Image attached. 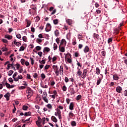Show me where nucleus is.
I'll use <instances>...</instances> for the list:
<instances>
[{
    "instance_id": "nucleus-9",
    "label": "nucleus",
    "mask_w": 127,
    "mask_h": 127,
    "mask_svg": "<svg viewBox=\"0 0 127 127\" xmlns=\"http://www.w3.org/2000/svg\"><path fill=\"white\" fill-rule=\"evenodd\" d=\"M69 109L70 110V111H73V110H74V102H71L70 103Z\"/></svg>"
},
{
    "instance_id": "nucleus-54",
    "label": "nucleus",
    "mask_w": 127,
    "mask_h": 127,
    "mask_svg": "<svg viewBox=\"0 0 127 127\" xmlns=\"http://www.w3.org/2000/svg\"><path fill=\"white\" fill-rule=\"evenodd\" d=\"M36 42H37V43H41V42H42V40L37 38L36 40Z\"/></svg>"
},
{
    "instance_id": "nucleus-33",
    "label": "nucleus",
    "mask_w": 127,
    "mask_h": 127,
    "mask_svg": "<svg viewBox=\"0 0 127 127\" xmlns=\"http://www.w3.org/2000/svg\"><path fill=\"white\" fill-rule=\"evenodd\" d=\"M13 74V70H9L8 71V75L11 76Z\"/></svg>"
},
{
    "instance_id": "nucleus-15",
    "label": "nucleus",
    "mask_w": 127,
    "mask_h": 127,
    "mask_svg": "<svg viewBox=\"0 0 127 127\" xmlns=\"http://www.w3.org/2000/svg\"><path fill=\"white\" fill-rule=\"evenodd\" d=\"M4 97L6 98L7 101H9V97H10V94L8 92L4 96Z\"/></svg>"
},
{
    "instance_id": "nucleus-32",
    "label": "nucleus",
    "mask_w": 127,
    "mask_h": 127,
    "mask_svg": "<svg viewBox=\"0 0 127 127\" xmlns=\"http://www.w3.org/2000/svg\"><path fill=\"white\" fill-rule=\"evenodd\" d=\"M101 82H102V79L99 78V79L97 80V81L96 83L97 86L100 85V84H101Z\"/></svg>"
},
{
    "instance_id": "nucleus-11",
    "label": "nucleus",
    "mask_w": 127,
    "mask_h": 127,
    "mask_svg": "<svg viewBox=\"0 0 127 127\" xmlns=\"http://www.w3.org/2000/svg\"><path fill=\"white\" fill-rule=\"evenodd\" d=\"M59 48L61 52H65V48H64V47H62V46L59 45Z\"/></svg>"
},
{
    "instance_id": "nucleus-46",
    "label": "nucleus",
    "mask_w": 127,
    "mask_h": 127,
    "mask_svg": "<svg viewBox=\"0 0 127 127\" xmlns=\"http://www.w3.org/2000/svg\"><path fill=\"white\" fill-rule=\"evenodd\" d=\"M66 90H67V87H66L65 85H64L63 86V91H64V92H66Z\"/></svg>"
},
{
    "instance_id": "nucleus-38",
    "label": "nucleus",
    "mask_w": 127,
    "mask_h": 127,
    "mask_svg": "<svg viewBox=\"0 0 127 127\" xmlns=\"http://www.w3.org/2000/svg\"><path fill=\"white\" fill-rule=\"evenodd\" d=\"M53 22H54V24L55 25L58 24V22H59L58 19H56L54 20Z\"/></svg>"
},
{
    "instance_id": "nucleus-62",
    "label": "nucleus",
    "mask_w": 127,
    "mask_h": 127,
    "mask_svg": "<svg viewBox=\"0 0 127 127\" xmlns=\"http://www.w3.org/2000/svg\"><path fill=\"white\" fill-rule=\"evenodd\" d=\"M53 93L55 95H56V97H58V95H57V91L54 90Z\"/></svg>"
},
{
    "instance_id": "nucleus-47",
    "label": "nucleus",
    "mask_w": 127,
    "mask_h": 127,
    "mask_svg": "<svg viewBox=\"0 0 127 127\" xmlns=\"http://www.w3.org/2000/svg\"><path fill=\"white\" fill-rule=\"evenodd\" d=\"M15 66L16 67L17 70H18L19 69V67H20V64H15Z\"/></svg>"
},
{
    "instance_id": "nucleus-4",
    "label": "nucleus",
    "mask_w": 127,
    "mask_h": 127,
    "mask_svg": "<svg viewBox=\"0 0 127 127\" xmlns=\"http://www.w3.org/2000/svg\"><path fill=\"white\" fill-rule=\"evenodd\" d=\"M45 30L47 32H49L51 30V25L49 23L47 24V26L45 29Z\"/></svg>"
},
{
    "instance_id": "nucleus-31",
    "label": "nucleus",
    "mask_w": 127,
    "mask_h": 127,
    "mask_svg": "<svg viewBox=\"0 0 127 127\" xmlns=\"http://www.w3.org/2000/svg\"><path fill=\"white\" fill-rule=\"evenodd\" d=\"M25 50V47H24L23 46H22L20 47L19 51H24V50Z\"/></svg>"
},
{
    "instance_id": "nucleus-6",
    "label": "nucleus",
    "mask_w": 127,
    "mask_h": 127,
    "mask_svg": "<svg viewBox=\"0 0 127 127\" xmlns=\"http://www.w3.org/2000/svg\"><path fill=\"white\" fill-rule=\"evenodd\" d=\"M36 9H37V8H36V7H32L31 9H29V14H34V12H32V10L36 11Z\"/></svg>"
},
{
    "instance_id": "nucleus-44",
    "label": "nucleus",
    "mask_w": 127,
    "mask_h": 127,
    "mask_svg": "<svg viewBox=\"0 0 127 127\" xmlns=\"http://www.w3.org/2000/svg\"><path fill=\"white\" fill-rule=\"evenodd\" d=\"M36 50L37 51H40L41 50V47L38 46L36 47Z\"/></svg>"
},
{
    "instance_id": "nucleus-1",
    "label": "nucleus",
    "mask_w": 127,
    "mask_h": 127,
    "mask_svg": "<svg viewBox=\"0 0 127 127\" xmlns=\"http://www.w3.org/2000/svg\"><path fill=\"white\" fill-rule=\"evenodd\" d=\"M26 93L27 95V99H29L30 98H31L33 95V90H32L31 88L28 87Z\"/></svg>"
},
{
    "instance_id": "nucleus-63",
    "label": "nucleus",
    "mask_w": 127,
    "mask_h": 127,
    "mask_svg": "<svg viewBox=\"0 0 127 127\" xmlns=\"http://www.w3.org/2000/svg\"><path fill=\"white\" fill-rule=\"evenodd\" d=\"M5 86H6V88H9L10 87V84H9L8 83L6 82Z\"/></svg>"
},
{
    "instance_id": "nucleus-55",
    "label": "nucleus",
    "mask_w": 127,
    "mask_h": 127,
    "mask_svg": "<svg viewBox=\"0 0 127 127\" xmlns=\"http://www.w3.org/2000/svg\"><path fill=\"white\" fill-rule=\"evenodd\" d=\"M15 45L16 46H18V47H19V46H20V45H21V43H19V42H17V43H16L15 44Z\"/></svg>"
},
{
    "instance_id": "nucleus-5",
    "label": "nucleus",
    "mask_w": 127,
    "mask_h": 127,
    "mask_svg": "<svg viewBox=\"0 0 127 127\" xmlns=\"http://www.w3.org/2000/svg\"><path fill=\"white\" fill-rule=\"evenodd\" d=\"M10 67H11L12 69H13L14 71H15L16 69H15V67L13 66V64H7V67L6 68L7 70H9L10 69Z\"/></svg>"
},
{
    "instance_id": "nucleus-36",
    "label": "nucleus",
    "mask_w": 127,
    "mask_h": 127,
    "mask_svg": "<svg viewBox=\"0 0 127 127\" xmlns=\"http://www.w3.org/2000/svg\"><path fill=\"white\" fill-rule=\"evenodd\" d=\"M22 109L23 111H27V109H28V106L26 105L23 106Z\"/></svg>"
},
{
    "instance_id": "nucleus-61",
    "label": "nucleus",
    "mask_w": 127,
    "mask_h": 127,
    "mask_svg": "<svg viewBox=\"0 0 127 127\" xmlns=\"http://www.w3.org/2000/svg\"><path fill=\"white\" fill-rule=\"evenodd\" d=\"M51 85L52 86H54V85H55V81H54V80H51Z\"/></svg>"
},
{
    "instance_id": "nucleus-64",
    "label": "nucleus",
    "mask_w": 127,
    "mask_h": 127,
    "mask_svg": "<svg viewBox=\"0 0 127 127\" xmlns=\"http://www.w3.org/2000/svg\"><path fill=\"white\" fill-rule=\"evenodd\" d=\"M66 59H67V61L68 63H72V59H71V58Z\"/></svg>"
},
{
    "instance_id": "nucleus-10",
    "label": "nucleus",
    "mask_w": 127,
    "mask_h": 127,
    "mask_svg": "<svg viewBox=\"0 0 127 127\" xmlns=\"http://www.w3.org/2000/svg\"><path fill=\"white\" fill-rule=\"evenodd\" d=\"M41 120H38L36 122V124L38 127H42V125H41Z\"/></svg>"
},
{
    "instance_id": "nucleus-28",
    "label": "nucleus",
    "mask_w": 127,
    "mask_h": 127,
    "mask_svg": "<svg viewBox=\"0 0 127 127\" xmlns=\"http://www.w3.org/2000/svg\"><path fill=\"white\" fill-rule=\"evenodd\" d=\"M100 68H99V67H96V74H97V75H100Z\"/></svg>"
},
{
    "instance_id": "nucleus-23",
    "label": "nucleus",
    "mask_w": 127,
    "mask_h": 127,
    "mask_svg": "<svg viewBox=\"0 0 127 127\" xmlns=\"http://www.w3.org/2000/svg\"><path fill=\"white\" fill-rule=\"evenodd\" d=\"M70 95H74L76 93L73 88H70Z\"/></svg>"
},
{
    "instance_id": "nucleus-60",
    "label": "nucleus",
    "mask_w": 127,
    "mask_h": 127,
    "mask_svg": "<svg viewBox=\"0 0 127 127\" xmlns=\"http://www.w3.org/2000/svg\"><path fill=\"white\" fill-rule=\"evenodd\" d=\"M25 88H26V87L22 86L19 87V90H24V89H25Z\"/></svg>"
},
{
    "instance_id": "nucleus-25",
    "label": "nucleus",
    "mask_w": 127,
    "mask_h": 127,
    "mask_svg": "<svg viewBox=\"0 0 127 127\" xmlns=\"http://www.w3.org/2000/svg\"><path fill=\"white\" fill-rule=\"evenodd\" d=\"M66 23L69 24V25H71L72 24L73 21L70 19H67L66 20Z\"/></svg>"
},
{
    "instance_id": "nucleus-35",
    "label": "nucleus",
    "mask_w": 127,
    "mask_h": 127,
    "mask_svg": "<svg viewBox=\"0 0 127 127\" xmlns=\"http://www.w3.org/2000/svg\"><path fill=\"white\" fill-rule=\"evenodd\" d=\"M46 107L48 108V109H49V110H52V105H51V104H49L46 105Z\"/></svg>"
},
{
    "instance_id": "nucleus-40",
    "label": "nucleus",
    "mask_w": 127,
    "mask_h": 127,
    "mask_svg": "<svg viewBox=\"0 0 127 127\" xmlns=\"http://www.w3.org/2000/svg\"><path fill=\"white\" fill-rule=\"evenodd\" d=\"M82 98V95H78L77 97H76V101H79L80 99Z\"/></svg>"
},
{
    "instance_id": "nucleus-52",
    "label": "nucleus",
    "mask_w": 127,
    "mask_h": 127,
    "mask_svg": "<svg viewBox=\"0 0 127 127\" xmlns=\"http://www.w3.org/2000/svg\"><path fill=\"white\" fill-rule=\"evenodd\" d=\"M22 39L24 41V42H26V41H27V38L26 37V36H23L22 37Z\"/></svg>"
},
{
    "instance_id": "nucleus-41",
    "label": "nucleus",
    "mask_w": 127,
    "mask_h": 127,
    "mask_svg": "<svg viewBox=\"0 0 127 127\" xmlns=\"http://www.w3.org/2000/svg\"><path fill=\"white\" fill-rule=\"evenodd\" d=\"M71 125L72 127H76V122L72 121Z\"/></svg>"
},
{
    "instance_id": "nucleus-18",
    "label": "nucleus",
    "mask_w": 127,
    "mask_h": 127,
    "mask_svg": "<svg viewBox=\"0 0 127 127\" xmlns=\"http://www.w3.org/2000/svg\"><path fill=\"white\" fill-rule=\"evenodd\" d=\"M122 88L121 86H117L116 88V91L117 93H121L122 92Z\"/></svg>"
},
{
    "instance_id": "nucleus-7",
    "label": "nucleus",
    "mask_w": 127,
    "mask_h": 127,
    "mask_svg": "<svg viewBox=\"0 0 127 127\" xmlns=\"http://www.w3.org/2000/svg\"><path fill=\"white\" fill-rule=\"evenodd\" d=\"M53 9H54V7L52 6L50 7V9H49L50 11H52L53 10L51 13L52 15L53 14H55V13H56V9H55L54 10Z\"/></svg>"
},
{
    "instance_id": "nucleus-58",
    "label": "nucleus",
    "mask_w": 127,
    "mask_h": 127,
    "mask_svg": "<svg viewBox=\"0 0 127 127\" xmlns=\"http://www.w3.org/2000/svg\"><path fill=\"white\" fill-rule=\"evenodd\" d=\"M64 81H65V83H68V82H69V79L68 78V77L65 76L64 77Z\"/></svg>"
},
{
    "instance_id": "nucleus-14",
    "label": "nucleus",
    "mask_w": 127,
    "mask_h": 127,
    "mask_svg": "<svg viewBox=\"0 0 127 127\" xmlns=\"http://www.w3.org/2000/svg\"><path fill=\"white\" fill-rule=\"evenodd\" d=\"M77 75L79 76V77L82 75V71H81V69H80L78 67H77Z\"/></svg>"
},
{
    "instance_id": "nucleus-34",
    "label": "nucleus",
    "mask_w": 127,
    "mask_h": 127,
    "mask_svg": "<svg viewBox=\"0 0 127 127\" xmlns=\"http://www.w3.org/2000/svg\"><path fill=\"white\" fill-rule=\"evenodd\" d=\"M24 116H26V117H27V116H31V112H25L24 114Z\"/></svg>"
},
{
    "instance_id": "nucleus-21",
    "label": "nucleus",
    "mask_w": 127,
    "mask_h": 127,
    "mask_svg": "<svg viewBox=\"0 0 127 127\" xmlns=\"http://www.w3.org/2000/svg\"><path fill=\"white\" fill-rule=\"evenodd\" d=\"M53 69L54 70V71H56L59 70V67L57 65H53Z\"/></svg>"
},
{
    "instance_id": "nucleus-12",
    "label": "nucleus",
    "mask_w": 127,
    "mask_h": 127,
    "mask_svg": "<svg viewBox=\"0 0 127 127\" xmlns=\"http://www.w3.org/2000/svg\"><path fill=\"white\" fill-rule=\"evenodd\" d=\"M64 55H65V58L66 59H70L71 57V54L67 53L66 54H64Z\"/></svg>"
},
{
    "instance_id": "nucleus-16",
    "label": "nucleus",
    "mask_w": 127,
    "mask_h": 127,
    "mask_svg": "<svg viewBox=\"0 0 127 127\" xmlns=\"http://www.w3.org/2000/svg\"><path fill=\"white\" fill-rule=\"evenodd\" d=\"M66 40H65V39H63L61 42L60 45L62 46V45H66Z\"/></svg>"
},
{
    "instance_id": "nucleus-57",
    "label": "nucleus",
    "mask_w": 127,
    "mask_h": 127,
    "mask_svg": "<svg viewBox=\"0 0 127 127\" xmlns=\"http://www.w3.org/2000/svg\"><path fill=\"white\" fill-rule=\"evenodd\" d=\"M25 62V60L22 59L21 60V63L22 65H24V63Z\"/></svg>"
},
{
    "instance_id": "nucleus-51",
    "label": "nucleus",
    "mask_w": 127,
    "mask_h": 127,
    "mask_svg": "<svg viewBox=\"0 0 127 127\" xmlns=\"http://www.w3.org/2000/svg\"><path fill=\"white\" fill-rule=\"evenodd\" d=\"M30 59L31 61V64L34 65V60L32 58H30Z\"/></svg>"
},
{
    "instance_id": "nucleus-3",
    "label": "nucleus",
    "mask_w": 127,
    "mask_h": 127,
    "mask_svg": "<svg viewBox=\"0 0 127 127\" xmlns=\"http://www.w3.org/2000/svg\"><path fill=\"white\" fill-rule=\"evenodd\" d=\"M88 72V71L87 70V69H85L83 70V73H81V78H82V79H85V78H86V77H87V72Z\"/></svg>"
},
{
    "instance_id": "nucleus-45",
    "label": "nucleus",
    "mask_w": 127,
    "mask_h": 127,
    "mask_svg": "<svg viewBox=\"0 0 127 127\" xmlns=\"http://www.w3.org/2000/svg\"><path fill=\"white\" fill-rule=\"evenodd\" d=\"M78 85L79 87H81V86H82V87H84L85 86V82L84 81L82 83L79 82L78 83Z\"/></svg>"
},
{
    "instance_id": "nucleus-49",
    "label": "nucleus",
    "mask_w": 127,
    "mask_h": 127,
    "mask_svg": "<svg viewBox=\"0 0 127 127\" xmlns=\"http://www.w3.org/2000/svg\"><path fill=\"white\" fill-rule=\"evenodd\" d=\"M1 50H2V51H3V52H7V48H2Z\"/></svg>"
},
{
    "instance_id": "nucleus-20",
    "label": "nucleus",
    "mask_w": 127,
    "mask_h": 127,
    "mask_svg": "<svg viewBox=\"0 0 127 127\" xmlns=\"http://www.w3.org/2000/svg\"><path fill=\"white\" fill-rule=\"evenodd\" d=\"M54 33L56 37H58V36H59V34H60V33L59 32V30H56L54 32Z\"/></svg>"
},
{
    "instance_id": "nucleus-22",
    "label": "nucleus",
    "mask_w": 127,
    "mask_h": 127,
    "mask_svg": "<svg viewBox=\"0 0 127 127\" xmlns=\"http://www.w3.org/2000/svg\"><path fill=\"white\" fill-rule=\"evenodd\" d=\"M51 120L54 123H57V122H58V121L57 120V119L55 116H52Z\"/></svg>"
},
{
    "instance_id": "nucleus-26",
    "label": "nucleus",
    "mask_w": 127,
    "mask_h": 127,
    "mask_svg": "<svg viewBox=\"0 0 127 127\" xmlns=\"http://www.w3.org/2000/svg\"><path fill=\"white\" fill-rule=\"evenodd\" d=\"M93 37L94 38H96L98 40L100 39V37H99V35H98V34L94 33Z\"/></svg>"
},
{
    "instance_id": "nucleus-30",
    "label": "nucleus",
    "mask_w": 127,
    "mask_h": 127,
    "mask_svg": "<svg viewBox=\"0 0 127 127\" xmlns=\"http://www.w3.org/2000/svg\"><path fill=\"white\" fill-rule=\"evenodd\" d=\"M53 48H54V50H55V51L56 50H57V48H58V46H57V44H56V43L54 44Z\"/></svg>"
},
{
    "instance_id": "nucleus-13",
    "label": "nucleus",
    "mask_w": 127,
    "mask_h": 127,
    "mask_svg": "<svg viewBox=\"0 0 127 127\" xmlns=\"http://www.w3.org/2000/svg\"><path fill=\"white\" fill-rule=\"evenodd\" d=\"M59 70H60V75L62 76V75H63V73H64V69H63V66H61Z\"/></svg>"
},
{
    "instance_id": "nucleus-37",
    "label": "nucleus",
    "mask_w": 127,
    "mask_h": 127,
    "mask_svg": "<svg viewBox=\"0 0 127 127\" xmlns=\"http://www.w3.org/2000/svg\"><path fill=\"white\" fill-rule=\"evenodd\" d=\"M43 100L44 101V102H45V103L48 104V99H47V97H43Z\"/></svg>"
},
{
    "instance_id": "nucleus-8",
    "label": "nucleus",
    "mask_w": 127,
    "mask_h": 127,
    "mask_svg": "<svg viewBox=\"0 0 127 127\" xmlns=\"http://www.w3.org/2000/svg\"><path fill=\"white\" fill-rule=\"evenodd\" d=\"M89 50H90V49L89 48V47H88V46H86L84 49H83V51L84 53H85L86 54H87V53L89 52Z\"/></svg>"
},
{
    "instance_id": "nucleus-27",
    "label": "nucleus",
    "mask_w": 127,
    "mask_h": 127,
    "mask_svg": "<svg viewBox=\"0 0 127 127\" xmlns=\"http://www.w3.org/2000/svg\"><path fill=\"white\" fill-rule=\"evenodd\" d=\"M26 21L27 22L26 27H29V26H30V24H31V22L28 20H26Z\"/></svg>"
},
{
    "instance_id": "nucleus-24",
    "label": "nucleus",
    "mask_w": 127,
    "mask_h": 127,
    "mask_svg": "<svg viewBox=\"0 0 127 127\" xmlns=\"http://www.w3.org/2000/svg\"><path fill=\"white\" fill-rule=\"evenodd\" d=\"M68 117L69 119H72L74 117V113H72V111L69 113L68 114Z\"/></svg>"
},
{
    "instance_id": "nucleus-56",
    "label": "nucleus",
    "mask_w": 127,
    "mask_h": 127,
    "mask_svg": "<svg viewBox=\"0 0 127 127\" xmlns=\"http://www.w3.org/2000/svg\"><path fill=\"white\" fill-rule=\"evenodd\" d=\"M56 60H57V57H56V56H54L52 59L53 62H55Z\"/></svg>"
},
{
    "instance_id": "nucleus-43",
    "label": "nucleus",
    "mask_w": 127,
    "mask_h": 127,
    "mask_svg": "<svg viewBox=\"0 0 127 127\" xmlns=\"http://www.w3.org/2000/svg\"><path fill=\"white\" fill-rule=\"evenodd\" d=\"M39 63L40 64H45L46 61L45 60H43L42 61L41 60H39Z\"/></svg>"
},
{
    "instance_id": "nucleus-48",
    "label": "nucleus",
    "mask_w": 127,
    "mask_h": 127,
    "mask_svg": "<svg viewBox=\"0 0 127 127\" xmlns=\"http://www.w3.org/2000/svg\"><path fill=\"white\" fill-rule=\"evenodd\" d=\"M16 37L18 39H20V38H21V35H20V34H17L16 35Z\"/></svg>"
},
{
    "instance_id": "nucleus-19",
    "label": "nucleus",
    "mask_w": 127,
    "mask_h": 127,
    "mask_svg": "<svg viewBox=\"0 0 127 127\" xmlns=\"http://www.w3.org/2000/svg\"><path fill=\"white\" fill-rule=\"evenodd\" d=\"M50 51V48L48 47H45L43 50L44 53H45V52H49Z\"/></svg>"
},
{
    "instance_id": "nucleus-29",
    "label": "nucleus",
    "mask_w": 127,
    "mask_h": 127,
    "mask_svg": "<svg viewBox=\"0 0 127 127\" xmlns=\"http://www.w3.org/2000/svg\"><path fill=\"white\" fill-rule=\"evenodd\" d=\"M113 79L116 81L119 80V76L117 74H114L113 75Z\"/></svg>"
},
{
    "instance_id": "nucleus-2",
    "label": "nucleus",
    "mask_w": 127,
    "mask_h": 127,
    "mask_svg": "<svg viewBox=\"0 0 127 127\" xmlns=\"http://www.w3.org/2000/svg\"><path fill=\"white\" fill-rule=\"evenodd\" d=\"M57 112L55 113V115L57 117V116L59 117V120L62 119V116H61V111H60V109L57 108Z\"/></svg>"
},
{
    "instance_id": "nucleus-59",
    "label": "nucleus",
    "mask_w": 127,
    "mask_h": 127,
    "mask_svg": "<svg viewBox=\"0 0 127 127\" xmlns=\"http://www.w3.org/2000/svg\"><path fill=\"white\" fill-rule=\"evenodd\" d=\"M42 54H43V53H42V52H39L38 53V55H39V56H40V57H42Z\"/></svg>"
},
{
    "instance_id": "nucleus-50",
    "label": "nucleus",
    "mask_w": 127,
    "mask_h": 127,
    "mask_svg": "<svg viewBox=\"0 0 127 127\" xmlns=\"http://www.w3.org/2000/svg\"><path fill=\"white\" fill-rule=\"evenodd\" d=\"M41 121V123H42L43 125H45V118L44 117L43 118H42Z\"/></svg>"
},
{
    "instance_id": "nucleus-53",
    "label": "nucleus",
    "mask_w": 127,
    "mask_h": 127,
    "mask_svg": "<svg viewBox=\"0 0 127 127\" xmlns=\"http://www.w3.org/2000/svg\"><path fill=\"white\" fill-rule=\"evenodd\" d=\"M113 41V38H110L108 40V43L109 44H110V43H111V42H112Z\"/></svg>"
},
{
    "instance_id": "nucleus-17",
    "label": "nucleus",
    "mask_w": 127,
    "mask_h": 127,
    "mask_svg": "<svg viewBox=\"0 0 127 127\" xmlns=\"http://www.w3.org/2000/svg\"><path fill=\"white\" fill-rule=\"evenodd\" d=\"M4 38L8 39V40H10L11 39H12V36L9 35H5Z\"/></svg>"
},
{
    "instance_id": "nucleus-42",
    "label": "nucleus",
    "mask_w": 127,
    "mask_h": 127,
    "mask_svg": "<svg viewBox=\"0 0 127 127\" xmlns=\"http://www.w3.org/2000/svg\"><path fill=\"white\" fill-rule=\"evenodd\" d=\"M55 73L56 76H59V73H60V69H58V70H56V71H55Z\"/></svg>"
},
{
    "instance_id": "nucleus-39",
    "label": "nucleus",
    "mask_w": 127,
    "mask_h": 127,
    "mask_svg": "<svg viewBox=\"0 0 127 127\" xmlns=\"http://www.w3.org/2000/svg\"><path fill=\"white\" fill-rule=\"evenodd\" d=\"M1 41L3 42V43H8V41H7L5 39H1Z\"/></svg>"
}]
</instances>
